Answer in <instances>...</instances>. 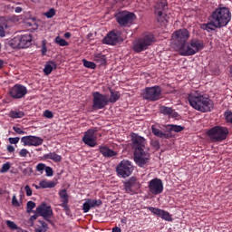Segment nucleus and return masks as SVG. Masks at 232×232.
Instances as JSON below:
<instances>
[{"label": "nucleus", "instance_id": "a18cd8bd", "mask_svg": "<svg viewBox=\"0 0 232 232\" xmlns=\"http://www.w3.org/2000/svg\"><path fill=\"white\" fill-rule=\"evenodd\" d=\"M10 168H11L10 162L5 163L0 169V173H6V171H8Z\"/></svg>", "mask_w": 232, "mask_h": 232}, {"label": "nucleus", "instance_id": "6ab92c4d", "mask_svg": "<svg viewBox=\"0 0 232 232\" xmlns=\"http://www.w3.org/2000/svg\"><path fill=\"white\" fill-rule=\"evenodd\" d=\"M24 146H41L44 142L43 138L37 136H24L21 138Z\"/></svg>", "mask_w": 232, "mask_h": 232}, {"label": "nucleus", "instance_id": "2eb2a0df", "mask_svg": "<svg viewBox=\"0 0 232 232\" xmlns=\"http://www.w3.org/2000/svg\"><path fill=\"white\" fill-rule=\"evenodd\" d=\"M36 213L40 217H43L44 220H50V218L53 216V210L52 209V207L46 202L41 203L37 208H36Z\"/></svg>", "mask_w": 232, "mask_h": 232}, {"label": "nucleus", "instance_id": "dca6fc26", "mask_svg": "<svg viewBox=\"0 0 232 232\" xmlns=\"http://www.w3.org/2000/svg\"><path fill=\"white\" fill-rule=\"evenodd\" d=\"M28 93V89L24 85L15 84L9 90L12 99H23Z\"/></svg>", "mask_w": 232, "mask_h": 232}, {"label": "nucleus", "instance_id": "58836bf2", "mask_svg": "<svg viewBox=\"0 0 232 232\" xmlns=\"http://www.w3.org/2000/svg\"><path fill=\"white\" fill-rule=\"evenodd\" d=\"M55 44H58L59 46H68V42L66 40L61 38V36H56L54 39Z\"/></svg>", "mask_w": 232, "mask_h": 232}, {"label": "nucleus", "instance_id": "6e6d98bb", "mask_svg": "<svg viewBox=\"0 0 232 232\" xmlns=\"http://www.w3.org/2000/svg\"><path fill=\"white\" fill-rule=\"evenodd\" d=\"M23 173H24V175L31 176L32 173H34V170H32V168H26V169H23Z\"/></svg>", "mask_w": 232, "mask_h": 232}, {"label": "nucleus", "instance_id": "a211bd4d", "mask_svg": "<svg viewBox=\"0 0 232 232\" xmlns=\"http://www.w3.org/2000/svg\"><path fill=\"white\" fill-rule=\"evenodd\" d=\"M148 209L150 211V213H152V215L160 217V218H162V220H165L166 222H173V218L169 212L155 207H148Z\"/></svg>", "mask_w": 232, "mask_h": 232}, {"label": "nucleus", "instance_id": "69168bd1", "mask_svg": "<svg viewBox=\"0 0 232 232\" xmlns=\"http://www.w3.org/2000/svg\"><path fill=\"white\" fill-rule=\"evenodd\" d=\"M14 12L16 13V14H21V12H23V8L22 7H15V9H14Z\"/></svg>", "mask_w": 232, "mask_h": 232}, {"label": "nucleus", "instance_id": "393cba45", "mask_svg": "<svg viewBox=\"0 0 232 232\" xmlns=\"http://www.w3.org/2000/svg\"><path fill=\"white\" fill-rule=\"evenodd\" d=\"M99 151L103 155L106 159H111V157H117V152L113 150L110 149L108 146H100Z\"/></svg>", "mask_w": 232, "mask_h": 232}, {"label": "nucleus", "instance_id": "5701e85b", "mask_svg": "<svg viewBox=\"0 0 232 232\" xmlns=\"http://www.w3.org/2000/svg\"><path fill=\"white\" fill-rule=\"evenodd\" d=\"M160 111L162 113V115H167L168 117H171L172 119H179L180 115H179V112L175 111L170 107L161 106L160 107Z\"/></svg>", "mask_w": 232, "mask_h": 232}, {"label": "nucleus", "instance_id": "bb28decb", "mask_svg": "<svg viewBox=\"0 0 232 232\" xmlns=\"http://www.w3.org/2000/svg\"><path fill=\"white\" fill-rule=\"evenodd\" d=\"M151 131L155 137H159L160 139H171V134L163 132L156 125L151 126Z\"/></svg>", "mask_w": 232, "mask_h": 232}, {"label": "nucleus", "instance_id": "72a5a7b5", "mask_svg": "<svg viewBox=\"0 0 232 232\" xmlns=\"http://www.w3.org/2000/svg\"><path fill=\"white\" fill-rule=\"evenodd\" d=\"M9 117L11 119H23V117H24V111H11L9 112Z\"/></svg>", "mask_w": 232, "mask_h": 232}, {"label": "nucleus", "instance_id": "4be33fe9", "mask_svg": "<svg viewBox=\"0 0 232 232\" xmlns=\"http://www.w3.org/2000/svg\"><path fill=\"white\" fill-rule=\"evenodd\" d=\"M102 204V200L101 199L87 198L82 204V211L83 213H88L93 208H101Z\"/></svg>", "mask_w": 232, "mask_h": 232}, {"label": "nucleus", "instance_id": "39448f33", "mask_svg": "<svg viewBox=\"0 0 232 232\" xmlns=\"http://www.w3.org/2000/svg\"><path fill=\"white\" fill-rule=\"evenodd\" d=\"M168 10V0H158L154 5V15L161 24L169 23V16L166 14Z\"/></svg>", "mask_w": 232, "mask_h": 232}, {"label": "nucleus", "instance_id": "c756f323", "mask_svg": "<svg viewBox=\"0 0 232 232\" xmlns=\"http://www.w3.org/2000/svg\"><path fill=\"white\" fill-rule=\"evenodd\" d=\"M8 44L14 50L21 49V42H20L19 36H16L14 38L9 40Z\"/></svg>", "mask_w": 232, "mask_h": 232}, {"label": "nucleus", "instance_id": "ea45409f", "mask_svg": "<svg viewBox=\"0 0 232 232\" xmlns=\"http://www.w3.org/2000/svg\"><path fill=\"white\" fill-rule=\"evenodd\" d=\"M83 63V66L85 68H90V70H95V68H97V64H95V63L93 62H90L88 60H82Z\"/></svg>", "mask_w": 232, "mask_h": 232}, {"label": "nucleus", "instance_id": "5fc2aeb1", "mask_svg": "<svg viewBox=\"0 0 232 232\" xmlns=\"http://www.w3.org/2000/svg\"><path fill=\"white\" fill-rule=\"evenodd\" d=\"M24 191L27 197H32L33 195L32 188H30L28 185L24 187Z\"/></svg>", "mask_w": 232, "mask_h": 232}, {"label": "nucleus", "instance_id": "9b49d317", "mask_svg": "<svg viewBox=\"0 0 232 232\" xmlns=\"http://www.w3.org/2000/svg\"><path fill=\"white\" fill-rule=\"evenodd\" d=\"M134 162L139 168H144L150 163V150L134 152Z\"/></svg>", "mask_w": 232, "mask_h": 232}, {"label": "nucleus", "instance_id": "603ef678", "mask_svg": "<svg viewBox=\"0 0 232 232\" xmlns=\"http://www.w3.org/2000/svg\"><path fill=\"white\" fill-rule=\"evenodd\" d=\"M19 140H21V138H19V137L8 139V141L10 142V144H17L19 142Z\"/></svg>", "mask_w": 232, "mask_h": 232}, {"label": "nucleus", "instance_id": "680f3d73", "mask_svg": "<svg viewBox=\"0 0 232 232\" xmlns=\"http://www.w3.org/2000/svg\"><path fill=\"white\" fill-rule=\"evenodd\" d=\"M121 231H122V229H121V227H112V232H121Z\"/></svg>", "mask_w": 232, "mask_h": 232}, {"label": "nucleus", "instance_id": "f03ea898", "mask_svg": "<svg viewBox=\"0 0 232 232\" xmlns=\"http://www.w3.org/2000/svg\"><path fill=\"white\" fill-rule=\"evenodd\" d=\"M219 28L227 26L231 21V11L227 7H217L209 15Z\"/></svg>", "mask_w": 232, "mask_h": 232}, {"label": "nucleus", "instance_id": "6e6552de", "mask_svg": "<svg viewBox=\"0 0 232 232\" xmlns=\"http://www.w3.org/2000/svg\"><path fill=\"white\" fill-rule=\"evenodd\" d=\"M160 95H162V90L155 85L152 87H147L143 90L142 97L145 101H149V102H155L160 99Z\"/></svg>", "mask_w": 232, "mask_h": 232}, {"label": "nucleus", "instance_id": "37998d69", "mask_svg": "<svg viewBox=\"0 0 232 232\" xmlns=\"http://www.w3.org/2000/svg\"><path fill=\"white\" fill-rule=\"evenodd\" d=\"M35 208V202L28 201L26 204V211L27 213H32V210Z\"/></svg>", "mask_w": 232, "mask_h": 232}, {"label": "nucleus", "instance_id": "4c0bfd02", "mask_svg": "<svg viewBox=\"0 0 232 232\" xmlns=\"http://www.w3.org/2000/svg\"><path fill=\"white\" fill-rule=\"evenodd\" d=\"M5 224L7 227H9V229H12L13 231H19V229H21V227H17V224H15L14 221L6 220Z\"/></svg>", "mask_w": 232, "mask_h": 232}, {"label": "nucleus", "instance_id": "3c124183", "mask_svg": "<svg viewBox=\"0 0 232 232\" xmlns=\"http://www.w3.org/2000/svg\"><path fill=\"white\" fill-rule=\"evenodd\" d=\"M12 205H13L14 208H19V206H21V204L19 203V200H17V197H15V195L13 196V198H12Z\"/></svg>", "mask_w": 232, "mask_h": 232}, {"label": "nucleus", "instance_id": "f8f14e48", "mask_svg": "<svg viewBox=\"0 0 232 232\" xmlns=\"http://www.w3.org/2000/svg\"><path fill=\"white\" fill-rule=\"evenodd\" d=\"M116 21L120 26H128L135 21V14L128 11H121L116 14Z\"/></svg>", "mask_w": 232, "mask_h": 232}, {"label": "nucleus", "instance_id": "79ce46f5", "mask_svg": "<svg viewBox=\"0 0 232 232\" xmlns=\"http://www.w3.org/2000/svg\"><path fill=\"white\" fill-rule=\"evenodd\" d=\"M45 169H46V164H44V163H38L36 165V171H39L40 175H43V173H44Z\"/></svg>", "mask_w": 232, "mask_h": 232}, {"label": "nucleus", "instance_id": "052dcab7", "mask_svg": "<svg viewBox=\"0 0 232 232\" xmlns=\"http://www.w3.org/2000/svg\"><path fill=\"white\" fill-rule=\"evenodd\" d=\"M46 52H48V50L46 49V45H43V47H42V54L43 55H46Z\"/></svg>", "mask_w": 232, "mask_h": 232}, {"label": "nucleus", "instance_id": "774afa93", "mask_svg": "<svg viewBox=\"0 0 232 232\" xmlns=\"http://www.w3.org/2000/svg\"><path fill=\"white\" fill-rule=\"evenodd\" d=\"M2 26H4V30H8L9 26L7 23H4L1 24Z\"/></svg>", "mask_w": 232, "mask_h": 232}, {"label": "nucleus", "instance_id": "338daca9", "mask_svg": "<svg viewBox=\"0 0 232 232\" xmlns=\"http://www.w3.org/2000/svg\"><path fill=\"white\" fill-rule=\"evenodd\" d=\"M64 37H65V39H70V37H72V34L67 32L64 34Z\"/></svg>", "mask_w": 232, "mask_h": 232}, {"label": "nucleus", "instance_id": "c85d7f7f", "mask_svg": "<svg viewBox=\"0 0 232 232\" xmlns=\"http://www.w3.org/2000/svg\"><path fill=\"white\" fill-rule=\"evenodd\" d=\"M93 61H95L99 66H104V64H106V55L96 53L93 55Z\"/></svg>", "mask_w": 232, "mask_h": 232}, {"label": "nucleus", "instance_id": "e2e57ef3", "mask_svg": "<svg viewBox=\"0 0 232 232\" xmlns=\"http://www.w3.org/2000/svg\"><path fill=\"white\" fill-rule=\"evenodd\" d=\"M37 217H39L37 214L31 216L30 218L31 222H34V220H37Z\"/></svg>", "mask_w": 232, "mask_h": 232}, {"label": "nucleus", "instance_id": "8fccbe9b", "mask_svg": "<svg viewBox=\"0 0 232 232\" xmlns=\"http://www.w3.org/2000/svg\"><path fill=\"white\" fill-rule=\"evenodd\" d=\"M44 117H45V119H53V112H52V111L45 110L44 111Z\"/></svg>", "mask_w": 232, "mask_h": 232}, {"label": "nucleus", "instance_id": "7c9ffc66", "mask_svg": "<svg viewBox=\"0 0 232 232\" xmlns=\"http://www.w3.org/2000/svg\"><path fill=\"white\" fill-rule=\"evenodd\" d=\"M58 195L62 204L70 202V197L68 196V191L65 188L59 190Z\"/></svg>", "mask_w": 232, "mask_h": 232}, {"label": "nucleus", "instance_id": "4d7b16f0", "mask_svg": "<svg viewBox=\"0 0 232 232\" xmlns=\"http://www.w3.org/2000/svg\"><path fill=\"white\" fill-rule=\"evenodd\" d=\"M151 146H153V148H156L157 150H159V148H160V144L159 143L158 140L151 141Z\"/></svg>", "mask_w": 232, "mask_h": 232}, {"label": "nucleus", "instance_id": "b1692460", "mask_svg": "<svg viewBox=\"0 0 232 232\" xmlns=\"http://www.w3.org/2000/svg\"><path fill=\"white\" fill-rule=\"evenodd\" d=\"M20 39V48H28L32 46V34H26L18 36Z\"/></svg>", "mask_w": 232, "mask_h": 232}, {"label": "nucleus", "instance_id": "13d9d810", "mask_svg": "<svg viewBox=\"0 0 232 232\" xmlns=\"http://www.w3.org/2000/svg\"><path fill=\"white\" fill-rule=\"evenodd\" d=\"M5 26L0 25V37H5Z\"/></svg>", "mask_w": 232, "mask_h": 232}, {"label": "nucleus", "instance_id": "412c9836", "mask_svg": "<svg viewBox=\"0 0 232 232\" xmlns=\"http://www.w3.org/2000/svg\"><path fill=\"white\" fill-rule=\"evenodd\" d=\"M121 41V33L111 31L102 40L103 44H110L115 46Z\"/></svg>", "mask_w": 232, "mask_h": 232}, {"label": "nucleus", "instance_id": "1a4fd4ad", "mask_svg": "<svg viewBox=\"0 0 232 232\" xmlns=\"http://www.w3.org/2000/svg\"><path fill=\"white\" fill-rule=\"evenodd\" d=\"M110 104L108 95L102 94L99 92H92V108L93 110H102Z\"/></svg>", "mask_w": 232, "mask_h": 232}, {"label": "nucleus", "instance_id": "ddd939ff", "mask_svg": "<svg viewBox=\"0 0 232 232\" xmlns=\"http://www.w3.org/2000/svg\"><path fill=\"white\" fill-rule=\"evenodd\" d=\"M131 142L134 152L150 150V148L146 147V139L137 133L131 134Z\"/></svg>", "mask_w": 232, "mask_h": 232}, {"label": "nucleus", "instance_id": "e433bc0d", "mask_svg": "<svg viewBox=\"0 0 232 232\" xmlns=\"http://www.w3.org/2000/svg\"><path fill=\"white\" fill-rule=\"evenodd\" d=\"M40 226L35 228V232H46L48 231V224L44 221H39Z\"/></svg>", "mask_w": 232, "mask_h": 232}, {"label": "nucleus", "instance_id": "a19ab883", "mask_svg": "<svg viewBox=\"0 0 232 232\" xmlns=\"http://www.w3.org/2000/svg\"><path fill=\"white\" fill-rule=\"evenodd\" d=\"M224 117H225V121L226 122H227L228 124H232V111L227 110L224 112Z\"/></svg>", "mask_w": 232, "mask_h": 232}, {"label": "nucleus", "instance_id": "0eeeda50", "mask_svg": "<svg viewBox=\"0 0 232 232\" xmlns=\"http://www.w3.org/2000/svg\"><path fill=\"white\" fill-rule=\"evenodd\" d=\"M191 37V33L186 28L176 30L172 34V41L179 48V50L184 46L188 41H189V38Z\"/></svg>", "mask_w": 232, "mask_h": 232}, {"label": "nucleus", "instance_id": "c03bdc74", "mask_svg": "<svg viewBox=\"0 0 232 232\" xmlns=\"http://www.w3.org/2000/svg\"><path fill=\"white\" fill-rule=\"evenodd\" d=\"M60 206L61 208H63V210L65 211L66 215H68V217L72 215V210L70 209L68 203H61Z\"/></svg>", "mask_w": 232, "mask_h": 232}, {"label": "nucleus", "instance_id": "f257e3e1", "mask_svg": "<svg viewBox=\"0 0 232 232\" xmlns=\"http://www.w3.org/2000/svg\"><path fill=\"white\" fill-rule=\"evenodd\" d=\"M188 101L191 108L197 110V111L206 113L213 110V101L198 91H192L190 93H188Z\"/></svg>", "mask_w": 232, "mask_h": 232}, {"label": "nucleus", "instance_id": "20e7f679", "mask_svg": "<svg viewBox=\"0 0 232 232\" xmlns=\"http://www.w3.org/2000/svg\"><path fill=\"white\" fill-rule=\"evenodd\" d=\"M207 135L211 142H222L227 139L229 135V129L220 125L214 126L207 131Z\"/></svg>", "mask_w": 232, "mask_h": 232}, {"label": "nucleus", "instance_id": "cd10ccee", "mask_svg": "<svg viewBox=\"0 0 232 232\" xmlns=\"http://www.w3.org/2000/svg\"><path fill=\"white\" fill-rule=\"evenodd\" d=\"M44 159L53 160V162H61L63 160V157L55 152L44 154Z\"/></svg>", "mask_w": 232, "mask_h": 232}, {"label": "nucleus", "instance_id": "09e8293b", "mask_svg": "<svg viewBox=\"0 0 232 232\" xmlns=\"http://www.w3.org/2000/svg\"><path fill=\"white\" fill-rule=\"evenodd\" d=\"M14 131L17 133L18 135H24L26 134V131L23 130V129L19 128L18 126H14L13 127Z\"/></svg>", "mask_w": 232, "mask_h": 232}, {"label": "nucleus", "instance_id": "2f4dec72", "mask_svg": "<svg viewBox=\"0 0 232 232\" xmlns=\"http://www.w3.org/2000/svg\"><path fill=\"white\" fill-rule=\"evenodd\" d=\"M55 68H57V65L55 64V63L48 62L45 64V67L44 68V72L45 73V75H50V73H52V72H53Z\"/></svg>", "mask_w": 232, "mask_h": 232}, {"label": "nucleus", "instance_id": "9d476101", "mask_svg": "<svg viewBox=\"0 0 232 232\" xmlns=\"http://www.w3.org/2000/svg\"><path fill=\"white\" fill-rule=\"evenodd\" d=\"M116 171L122 179H127L133 173V165L131 161L123 160L117 165Z\"/></svg>", "mask_w": 232, "mask_h": 232}, {"label": "nucleus", "instance_id": "0e129e2a", "mask_svg": "<svg viewBox=\"0 0 232 232\" xmlns=\"http://www.w3.org/2000/svg\"><path fill=\"white\" fill-rule=\"evenodd\" d=\"M121 224H127V222H128V218H127V217L121 218Z\"/></svg>", "mask_w": 232, "mask_h": 232}, {"label": "nucleus", "instance_id": "473e14b6", "mask_svg": "<svg viewBox=\"0 0 232 232\" xmlns=\"http://www.w3.org/2000/svg\"><path fill=\"white\" fill-rule=\"evenodd\" d=\"M110 93H111V96H110V98H108V101L111 104L117 102V101H119V99H121V94L119 93V92H114V91L111 90Z\"/></svg>", "mask_w": 232, "mask_h": 232}, {"label": "nucleus", "instance_id": "423d86ee", "mask_svg": "<svg viewBox=\"0 0 232 232\" xmlns=\"http://www.w3.org/2000/svg\"><path fill=\"white\" fill-rule=\"evenodd\" d=\"M157 41L155 36L151 33L145 34L142 37L138 39L133 43L132 49L136 53H140V52H144V50H148L153 43Z\"/></svg>", "mask_w": 232, "mask_h": 232}, {"label": "nucleus", "instance_id": "aec40b11", "mask_svg": "<svg viewBox=\"0 0 232 232\" xmlns=\"http://www.w3.org/2000/svg\"><path fill=\"white\" fill-rule=\"evenodd\" d=\"M124 189L126 193H129L130 195H133L139 188H140V185L139 184V181H137V178H130L129 180L124 182Z\"/></svg>", "mask_w": 232, "mask_h": 232}, {"label": "nucleus", "instance_id": "4468645a", "mask_svg": "<svg viewBox=\"0 0 232 232\" xmlns=\"http://www.w3.org/2000/svg\"><path fill=\"white\" fill-rule=\"evenodd\" d=\"M148 188H149L150 193L155 196L160 195V193L164 191V184L162 183V179L159 178H155L151 179L149 182Z\"/></svg>", "mask_w": 232, "mask_h": 232}, {"label": "nucleus", "instance_id": "f3484780", "mask_svg": "<svg viewBox=\"0 0 232 232\" xmlns=\"http://www.w3.org/2000/svg\"><path fill=\"white\" fill-rule=\"evenodd\" d=\"M95 129H90L84 132L82 137V142L90 148H95L97 146V136L95 135Z\"/></svg>", "mask_w": 232, "mask_h": 232}, {"label": "nucleus", "instance_id": "c9c22d12", "mask_svg": "<svg viewBox=\"0 0 232 232\" xmlns=\"http://www.w3.org/2000/svg\"><path fill=\"white\" fill-rule=\"evenodd\" d=\"M40 188L43 189H46L48 188H55V182L46 180L40 181Z\"/></svg>", "mask_w": 232, "mask_h": 232}, {"label": "nucleus", "instance_id": "a878e982", "mask_svg": "<svg viewBox=\"0 0 232 232\" xmlns=\"http://www.w3.org/2000/svg\"><path fill=\"white\" fill-rule=\"evenodd\" d=\"M201 30H206V32H214L216 28H220L217 23L210 16H208V23L202 24L200 25Z\"/></svg>", "mask_w": 232, "mask_h": 232}, {"label": "nucleus", "instance_id": "bf43d9fd", "mask_svg": "<svg viewBox=\"0 0 232 232\" xmlns=\"http://www.w3.org/2000/svg\"><path fill=\"white\" fill-rule=\"evenodd\" d=\"M7 151H9V153H14L15 151V148L12 145H8Z\"/></svg>", "mask_w": 232, "mask_h": 232}, {"label": "nucleus", "instance_id": "f704fd0d", "mask_svg": "<svg viewBox=\"0 0 232 232\" xmlns=\"http://www.w3.org/2000/svg\"><path fill=\"white\" fill-rule=\"evenodd\" d=\"M169 131H174L175 133H180V131H184V126L169 124L168 125Z\"/></svg>", "mask_w": 232, "mask_h": 232}, {"label": "nucleus", "instance_id": "de8ad7c7", "mask_svg": "<svg viewBox=\"0 0 232 232\" xmlns=\"http://www.w3.org/2000/svg\"><path fill=\"white\" fill-rule=\"evenodd\" d=\"M44 171L46 173V177H53V169H52V167L46 166Z\"/></svg>", "mask_w": 232, "mask_h": 232}, {"label": "nucleus", "instance_id": "864d4df0", "mask_svg": "<svg viewBox=\"0 0 232 232\" xmlns=\"http://www.w3.org/2000/svg\"><path fill=\"white\" fill-rule=\"evenodd\" d=\"M30 152L28 151V150L26 149H22L20 151H19V157H28V154Z\"/></svg>", "mask_w": 232, "mask_h": 232}, {"label": "nucleus", "instance_id": "7ed1b4c3", "mask_svg": "<svg viewBox=\"0 0 232 232\" xmlns=\"http://www.w3.org/2000/svg\"><path fill=\"white\" fill-rule=\"evenodd\" d=\"M201 50H204V42L197 38L189 40L179 49L180 55L184 57L195 55V53H198Z\"/></svg>", "mask_w": 232, "mask_h": 232}, {"label": "nucleus", "instance_id": "49530a36", "mask_svg": "<svg viewBox=\"0 0 232 232\" xmlns=\"http://www.w3.org/2000/svg\"><path fill=\"white\" fill-rule=\"evenodd\" d=\"M45 17H47V19H52V17H53V15H55V9L51 8L48 12H46L44 14Z\"/></svg>", "mask_w": 232, "mask_h": 232}]
</instances>
